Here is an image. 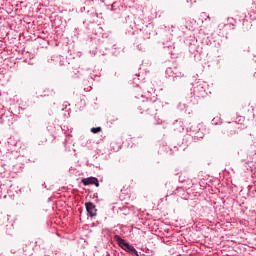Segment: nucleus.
<instances>
[{
    "instance_id": "0eeeda50",
    "label": "nucleus",
    "mask_w": 256,
    "mask_h": 256,
    "mask_svg": "<svg viewBox=\"0 0 256 256\" xmlns=\"http://www.w3.org/2000/svg\"><path fill=\"white\" fill-rule=\"evenodd\" d=\"M190 131L193 135H195L196 137H203L201 136L200 131H201V128L199 127V125L197 124H194L190 127Z\"/></svg>"
},
{
    "instance_id": "423d86ee",
    "label": "nucleus",
    "mask_w": 256,
    "mask_h": 256,
    "mask_svg": "<svg viewBox=\"0 0 256 256\" xmlns=\"http://www.w3.org/2000/svg\"><path fill=\"white\" fill-rule=\"evenodd\" d=\"M195 93H200V95H205V84L204 82H198L194 87Z\"/></svg>"
},
{
    "instance_id": "4468645a",
    "label": "nucleus",
    "mask_w": 256,
    "mask_h": 256,
    "mask_svg": "<svg viewBox=\"0 0 256 256\" xmlns=\"http://www.w3.org/2000/svg\"><path fill=\"white\" fill-rule=\"evenodd\" d=\"M140 97H145V95L141 94Z\"/></svg>"
},
{
    "instance_id": "20e7f679",
    "label": "nucleus",
    "mask_w": 256,
    "mask_h": 256,
    "mask_svg": "<svg viewBox=\"0 0 256 256\" xmlns=\"http://www.w3.org/2000/svg\"><path fill=\"white\" fill-rule=\"evenodd\" d=\"M82 183L85 187H87V185H95V187H99V179H97V177L84 178L82 179Z\"/></svg>"
},
{
    "instance_id": "f8f14e48",
    "label": "nucleus",
    "mask_w": 256,
    "mask_h": 256,
    "mask_svg": "<svg viewBox=\"0 0 256 256\" xmlns=\"http://www.w3.org/2000/svg\"><path fill=\"white\" fill-rule=\"evenodd\" d=\"M161 123H163V120H158V121L156 122V125H161Z\"/></svg>"
},
{
    "instance_id": "9d476101",
    "label": "nucleus",
    "mask_w": 256,
    "mask_h": 256,
    "mask_svg": "<svg viewBox=\"0 0 256 256\" xmlns=\"http://www.w3.org/2000/svg\"><path fill=\"white\" fill-rule=\"evenodd\" d=\"M91 133H94V134L101 133V127L91 128Z\"/></svg>"
},
{
    "instance_id": "39448f33",
    "label": "nucleus",
    "mask_w": 256,
    "mask_h": 256,
    "mask_svg": "<svg viewBox=\"0 0 256 256\" xmlns=\"http://www.w3.org/2000/svg\"><path fill=\"white\" fill-rule=\"evenodd\" d=\"M85 207H86V211L90 217L97 216V209L95 208V204H93V202L86 203Z\"/></svg>"
},
{
    "instance_id": "7ed1b4c3",
    "label": "nucleus",
    "mask_w": 256,
    "mask_h": 256,
    "mask_svg": "<svg viewBox=\"0 0 256 256\" xmlns=\"http://www.w3.org/2000/svg\"><path fill=\"white\" fill-rule=\"evenodd\" d=\"M166 77L168 78L172 77V79H177V77L179 78L184 77V74L179 70L177 66H174V67H168L166 69Z\"/></svg>"
},
{
    "instance_id": "9b49d317",
    "label": "nucleus",
    "mask_w": 256,
    "mask_h": 256,
    "mask_svg": "<svg viewBox=\"0 0 256 256\" xmlns=\"http://www.w3.org/2000/svg\"><path fill=\"white\" fill-rule=\"evenodd\" d=\"M179 182H180V183H185V179L180 176V177H179Z\"/></svg>"
},
{
    "instance_id": "f03ea898",
    "label": "nucleus",
    "mask_w": 256,
    "mask_h": 256,
    "mask_svg": "<svg viewBox=\"0 0 256 256\" xmlns=\"http://www.w3.org/2000/svg\"><path fill=\"white\" fill-rule=\"evenodd\" d=\"M114 239L118 243L119 247L123 249V251H126V253H130V255L139 256V252H137V249H135L133 245L125 241V239L121 238V236L115 235Z\"/></svg>"
},
{
    "instance_id": "1a4fd4ad",
    "label": "nucleus",
    "mask_w": 256,
    "mask_h": 256,
    "mask_svg": "<svg viewBox=\"0 0 256 256\" xmlns=\"http://www.w3.org/2000/svg\"><path fill=\"white\" fill-rule=\"evenodd\" d=\"M120 211H122V215H129V213H131V210H129V208L127 207H122V208H119Z\"/></svg>"
},
{
    "instance_id": "2eb2a0df",
    "label": "nucleus",
    "mask_w": 256,
    "mask_h": 256,
    "mask_svg": "<svg viewBox=\"0 0 256 256\" xmlns=\"http://www.w3.org/2000/svg\"><path fill=\"white\" fill-rule=\"evenodd\" d=\"M137 97V99H139L140 97L139 96H136Z\"/></svg>"
},
{
    "instance_id": "f257e3e1",
    "label": "nucleus",
    "mask_w": 256,
    "mask_h": 256,
    "mask_svg": "<svg viewBox=\"0 0 256 256\" xmlns=\"http://www.w3.org/2000/svg\"><path fill=\"white\" fill-rule=\"evenodd\" d=\"M140 113H147V115H151L154 119H157V103L151 100H143L138 107Z\"/></svg>"
},
{
    "instance_id": "ddd939ff",
    "label": "nucleus",
    "mask_w": 256,
    "mask_h": 256,
    "mask_svg": "<svg viewBox=\"0 0 256 256\" xmlns=\"http://www.w3.org/2000/svg\"><path fill=\"white\" fill-rule=\"evenodd\" d=\"M149 33H146V36L144 37V39H149Z\"/></svg>"
},
{
    "instance_id": "6e6552de",
    "label": "nucleus",
    "mask_w": 256,
    "mask_h": 256,
    "mask_svg": "<svg viewBox=\"0 0 256 256\" xmlns=\"http://www.w3.org/2000/svg\"><path fill=\"white\" fill-rule=\"evenodd\" d=\"M173 127L174 131H178L179 133H181V131L185 129L183 126V121L181 120H176L175 123L173 124Z\"/></svg>"
}]
</instances>
